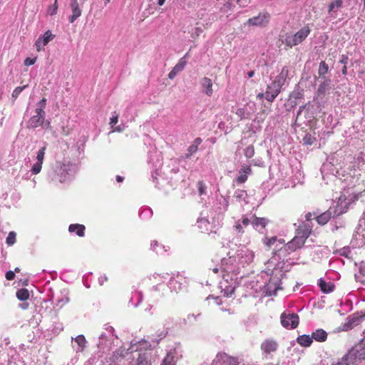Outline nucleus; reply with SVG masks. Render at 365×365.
Wrapping results in <instances>:
<instances>
[{
    "instance_id": "obj_1",
    "label": "nucleus",
    "mask_w": 365,
    "mask_h": 365,
    "mask_svg": "<svg viewBox=\"0 0 365 365\" xmlns=\"http://www.w3.org/2000/svg\"><path fill=\"white\" fill-rule=\"evenodd\" d=\"M312 233V226L309 222H302L296 230V235L284 247L289 254L301 249Z\"/></svg>"
},
{
    "instance_id": "obj_2",
    "label": "nucleus",
    "mask_w": 365,
    "mask_h": 365,
    "mask_svg": "<svg viewBox=\"0 0 365 365\" xmlns=\"http://www.w3.org/2000/svg\"><path fill=\"white\" fill-rule=\"evenodd\" d=\"M310 32V27L309 25H306L294 35L287 34L281 40L282 43H284L289 48H292L304 41Z\"/></svg>"
},
{
    "instance_id": "obj_3",
    "label": "nucleus",
    "mask_w": 365,
    "mask_h": 365,
    "mask_svg": "<svg viewBox=\"0 0 365 365\" xmlns=\"http://www.w3.org/2000/svg\"><path fill=\"white\" fill-rule=\"evenodd\" d=\"M299 322V316L295 313H282L281 315V324L284 328L295 329Z\"/></svg>"
},
{
    "instance_id": "obj_4",
    "label": "nucleus",
    "mask_w": 365,
    "mask_h": 365,
    "mask_svg": "<svg viewBox=\"0 0 365 365\" xmlns=\"http://www.w3.org/2000/svg\"><path fill=\"white\" fill-rule=\"evenodd\" d=\"M35 113L36 115H33L27 123L28 128L34 129L44 124L45 111L41 109H36Z\"/></svg>"
},
{
    "instance_id": "obj_5",
    "label": "nucleus",
    "mask_w": 365,
    "mask_h": 365,
    "mask_svg": "<svg viewBox=\"0 0 365 365\" xmlns=\"http://www.w3.org/2000/svg\"><path fill=\"white\" fill-rule=\"evenodd\" d=\"M55 38L51 30H47L43 35L40 36L35 42L36 51L40 52L50 41Z\"/></svg>"
},
{
    "instance_id": "obj_6",
    "label": "nucleus",
    "mask_w": 365,
    "mask_h": 365,
    "mask_svg": "<svg viewBox=\"0 0 365 365\" xmlns=\"http://www.w3.org/2000/svg\"><path fill=\"white\" fill-rule=\"evenodd\" d=\"M270 19L268 13H259L258 16L250 18L247 20L246 24L255 26H265Z\"/></svg>"
},
{
    "instance_id": "obj_7",
    "label": "nucleus",
    "mask_w": 365,
    "mask_h": 365,
    "mask_svg": "<svg viewBox=\"0 0 365 365\" xmlns=\"http://www.w3.org/2000/svg\"><path fill=\"white\" fill-rule=\"evenodd\" d=\"M282 88L272 83L267 86L265 91V98L269 102H273L276 97L280 93Z\"/></svg>"
},
{
    "instance_id": "obj_8",
    "label": "nucleus",
    "mask_w": 365,
    "mask_h": 365,
    "mask_svg": "<svg viewBox=\"0 0 365 365\" xmlns=\"http://www.w3.org/2000/svg\"><path fill=\"white\" fill-rule=\"evenodd\" d=\"M70 6L72 14L68 16V21L73 24L81 16L82 10L80 8V3L78 0H71Z\"/></svg>"
},
{
    "instance_id": "obj_9",
    "label": "nucleus",
    "mask_w": 365,
    "mask_h": 365,
    "mask_svg": "<svg viewBox=\"0 0 365 365\" xmlns=\"http://www.w3.org/2000/svg\"><path fill=\"white\" fill-rule=\"evenodd\" d=\"M201 91L202 93L210 97L213 94L212 81L207 77H203L200 81Z\"/></svg>"
},
{
    "instance_id": "obj_10",
    "label": "nucleus",
    "mask_w": 365,
    "mask_h": 365,
    "mask_svg": "<svg viewBox=\"0 0 365 365\" xmlns=\"http://www.w3.org/2000/svg\"><path fill=\"white\" fill-rule=\"evenodd\" d=\"M278 344L277 341L272 339L264 340L261 344V349L266 354H269L277 351Z\"/></svg>"
},
{
    "instance_id": "obj_11",
    "label": "nucleus",
    "mask_w": 365,
    "mask_h": 365,
    "mask_svg": "<svg viewBox=\"0 0 365 365\" xmlns=\"http://www.w3.org/2000/svg\"><path fill=\"white\" fill-rule=\"evenodd\" d=\"M289 68L287 66H284L279 73V75H277L273 81L275 85H277L278 86L282 88V86L284 85L285 81L289 76Z\"/></svg>"
},
{
    "instance_id": "obj_12",
    "label": "nucleus",
    "mask_w": 365,
    "mask_h": 365,
    "mask_svg": "<svg viewBox=\"0 0 365 365\" xmlns=\"http://www.w3.org/2000/svg\"><path fill=\"white\" fill-rule=\"evenodd\" d=\"M217 357L222 361L223 365H239L240 362L237 357L231 356L225 353L218 354Z\"/></svg>"
},
{
    "instance_id": "obj_13",
    "label": "nucleus",
    "mask_w": 365,
    "mask_h": 365,
    "mask_svg": "<svg viewBox=\"0 0 365 365\" xmlns=\"http://www.w3.org/2000/svg\"><path fill=\"white\" fill-rule=\"evenodd\" d=\"M252 170L250 165H245L242 166L239 173L240 175L237 178L236 182L238 184H242L245 182L247 180L248 175L252 173Z\"/></svg>"
},
{
    "instance_id": "obj_14",
    "label": "nucleus",
    "mask_w": 365,
    "mask_h": 365,
    "mask_svg": "<svg viewBox=\"0 0 365 365\" xmlns=\"http://www.w3.org/2000/svg\"><path fill=\"white\" fill-rule=\"evenodd\" d=\"M220 288L224 296L231 297L235 292V282L231 284H228L227 280H225V282H222L220 283Z\"/></svg>"
},
{
    "instance_id": "obj_15",
    "label": "nucleus",
    "mask_w": 365,
    "mask_h": 365,
    "mask_svg": "<svg viewBox=\"0 0 365 365\" xmlns=\"http://www.w3.org/2000/svg\"><path fill=\"white\" fill-rule=\"evenodd\" d=\"M186 65V61L184 60V58H180L178 63L173 68L171 71L168 73V78L170 79H173L176 75L182 71Z\"/></svg>"
},
{
    "instance_id": "obj_16",
    "label": "nucleus",
    "mask_w": 365,
    "mask_h": 365,
    "mask_svg": "<svg viewBox=\"0 0 365 365\" xmlns=\"http://www.w3.org/2000/svg\"><path fill=\"white\" fill-rule=\"evenodd\" d=\"M312 339L318 342H324L327 339V333L322 329H317L312 334Z\"/></svg>"
},
{
    "instance_id": "obj_17",
    "label": "nucleus",
    "mask_w": 365,
    "mask_h": 365,
    "mask_svg": "<svg viewBox=\"0 0 365 365\" xmlns=\"http://www.w3.org/2000/svg\"><path fill=\"white\" fill-rule=\"evenodd\" d=\"M86 227L81 224H72L68 227L70 232H76L78 237H83L85 233Z\"/></svg>"
},
{
    "instance_id": "obj_18",
    "label": "nucleus",
    "mask_w": 365,
    "mask_h": 365,
    "mask_svg": "<svg viewBox=\"0 0 365 365\" xmlns=\"http://www.w3.org/2000/svg\"><path fill=\"white\" fill-rule=\"evenodd\" d=\"M318 284L321 289V290L324 293H330L334 291L335 286L334 284L331 282H326L324 279H320L319 280Z\"/></svg>"
},
{
    "instance_id": "obj_19",
    "label": "nucleus",
    "mask_w": 365,
    "mask_h": 365,
    "mask_svg": "<svg viewBox=\"0 0 365 365\" xmlns=\"http://www.w3.org/2000/svg\"><path fill=\"white\" fill-rule=\"evenodd\" d=\"M269 222V220L265 217H257L255 215L253 217L252 224L254 228L257 229L259 227L264 228Z\"/></svg>"
},
{
    "instance_id": "obj_20",
    "label": "nucleus",
    "mask_w": 365,
    "mask_h": 365,
    "mask_svg": "<svg viewBox=\"0 0 365 365\" xmlns=\"http://www.w3.org/2000/svg\"><path fill=\"white\" fill-rule=\"evenodd\" d=\"M297 341L301 346L308 347L312 344L313 339L312 336L304 334L298 336Z\"/></svg>"
},
{
    "instance_id": "obj_21",
    "label": "nucleus",
    "mask_w": 365,
    "mask_h": 365,
    "mask_svg": "<svg viewBox=\"0 0 365 365\" xmlns=\"http://www.w3.org/2000/svg\"><path fill=\"white\" fill-rule=\"evenodd\" d=\"M331 217V212L327 210L320 215L317 216L316 220L319 225H324L327 224Z\"/></svg>"
},
{
    "instance_id": "obj_22",
    "label": "nucleus",
    "mask_w": 365,
    "mask_h": 365,
    "mask_svg": "<svg viewBox=\"0 0 365 365\" xmlns=\"http://www.w3.org/2000/svg\"><path fill=\"white\" fill-rule=\"evenodd\" d=\"M29 296V292L27 289H20L16 292V297L21 301L27 300Z\"/></svg>"
},
{
    "instance_id": "obj_23",
    "label": "nucleus",
    "mask_w": 365,
    "mask_h": 365,
    "mask_svg": "<svg viewBox=\"0 0 365 365\" xmlns=\"http://www.w3.org/2000/svg\"><path fill=\"white\" fill-rule=\"evenodd\" d=\"M305 145H311L312 144H314L316 141H317V139L315 137H314L312 134L310 133H307L304 137H303V139H302Z\"/></svg>"
},
{
    "instance_id": "obj_24",
    "label": "nucleus",
    "mask_w": 365,
    "mask_h": 365,
    "mask_svg": "<svg viewBox=\"0 0 365 365\" xmlns=\"http://www.w3.org/2000/svg\"><path fill=\"white\" fill-rule=\"evenodd\" d=\"M343 1L342 0H334L329 5V13H331V11H334L336 9H339L342 6Z\"/></svg>"
},
{
    "instance_id": "obj_25",
    "label": "nucleus",
    "mask_w": 365,
    "mask_h": 365,
    "mask_svg": "<svg viewBox=\"0 0 365 365\" xmlns=\"http://www.w3.org/2000/svg\"><path fill=\"white\" fill-rule=\"evenodd\" d=\"M58 11V0H55L54 4L51 5L47 9V14L54 16L57 14Z\"/></svg>"
},
{
    "instance_id": "obj_26",
    "label": "nucleus",
    "mask_w": 365,
    "mask_h": 365,
    "mask_svg": "<svg viewBox=\"0 0 365 365\" xmlns=\"http://www.w3.org/2000/svg\"><path fill=\"white\" fill-rule=\"evenodd\" d=\"M210 225L209 221L207 219L202 218L197 221V227L200 230H205L206 231L208 230V226ZM201 232H203V230H201Z\"/></svg>"
},
{
    "instance_id": "obj_27",
    "label": "nucleus",
    "mask_w": 365,
    "mask_h": 365,
    "mask_svg": "<svg viewBox=\"0 0 365 365\" xmlns=\"http://www.w3.org/2000/svg\"><path fill=\"white\" fill-rule=\"evenodd\" d=\"M329 66L328 65L324 62L322 61L319 66V71L318 73L319 76L325 75L328 72Z\"/></svg>"
},
{
    "instance_id": "obj_28",
    "label": "nucleus",
    "mask_w": 365,
    "mask_h": 365,
    "mask_svg": "<svg viewBox=\"0 0 365 365\" xmlns=\"http://www.w3.org/2000/svg\"><path fill=\"white\" fill-rule=\"evenodd\" d=\"M6 242L9 246H11L14 245L16 242V233L14 231H11L9 233Z\"/></svg>"
},
{
    "instance_id": "obj_29",
    "label": "nucleus",
    "mask_w": 365,
    "mask_h": 365,
    "mask_svg": "<svg viewBox=\"0 0 365 365\" xmlns=\"http://www.w3.org/2000/svg\"><path fill=\"white\" fill-rule=\"evenodd\" d=\"M245 155L247 158H251L255 155V148L252 145H250L245 149Z\"/></svg>"
},
{
    "instance_id": "obj_30",
    "label": "nucleus",
    "mask_w": 365,
    "mask_h": 365,
    "mask_svg": "<svg viewBox=\"0 0 365 365\" xmlns=\"http://www.w3.org/2000/svg\"><path fill=\"white\" fill-rule=\"evenodd\" d=\"M46 149V147L43 146L38 151L37 156H36L37 162H38L40 163H43Z\"/></svg>"
},
{
    "instance_id": "obj_31",
    "label": "nucleus",
    "mask_w": 365,
    "mask_h": 365,
    "mask_svg": "<svg viewBox=\"0 0 365 365\" xmlns=\"http://www.w3.org/2000/svg\"><path fill=\"white\" fill-rule=\"evenodd\" d=\"M27 87V85L24 86H18L16 87L12 93V98H17L20 93Z\"/></svg>"
},
{
    "instance_id": "obj_32",
    "label": "nucleus",
    "mask_w": 365,
    "mask_h": 365,
    "mask_svg": "<svg viewBox=\"0 0 365 365\" xmlns=\"http://www.w3.org/2000/svg\"><path fill=\"white\" fill-rule=\"evenodd\" d=\"M42 164L43 163H40L38 162H36V163H34L31 170L32 173L34 175L38 174L41 170Z\"/></svg>"
},
{
    "instance_id": "obj_33",
    "label": "nucleus",
    "mask_w": 365,
    "mask_h": 365,
    "mask_svg": "<svg viewBox=\"0 0 365 365\" xmlns=\"http://www.w3.org/2000/svg\"><path fill=\"white\" fill-rule=\"evenodd\" d=\"M277 237L276 236L271 237H266L264 243L266 246H267L269 248H270L277 241Z\"/></svg>"
},
{
    "instance_id": "obj_34",
    "label": "nucleus",
    "mask_w": 365,
    "mask_h": 365,
    "mask_svg": "<svg viewBox=\"0 0 365 365\" xmlns=\"http://www.w3.org/2000/svg\"><path fill=\"white\" fill-rule=\"evenodd\" d=\"M234 227H235V229L236 232L238 234L242 235V234L245 233V230L243 229L242 225L240 222V220H237L235 222V225Z\"/></svg>"
},
{
    "instance_id": "obj_35",
    "label": "nucleus",
    "mask_w": 365,
    "mask_h": 365,
    "mask_svg": "<svg viewBox=\"0 0 365 365\" xmlns=\"http://www.w3.org/2000/svg\"><path fill=\"white\" fill-rule=\"evenodd\" d=\"M197 187H198L199 194L200 195H204L205 193L206 187H205L203 182L202 181H199L197 182Z\"/></svg>"
},
{
    "instance_id": "obj_36",
    "label": "nucleus",
    "mask_w": 365,
    "mask_h": 365,
    "mask_svg": "<svg viewBox=\"0 0 365 365\" xmlns=\"http://www.w3.org/2000/svg\"><path fill=\"white\" fill-rule=\"evenodd\" d=\"M161 365H174L173 359L172 356L168 355L163 361Z\"/></svg>"
},
{
    "instance_id": "obj_37",
    "label": "nucleus",
    "mask_w": 365,
    "mask_h": 365,
    "mask_svg": "<svg viewBox=\"0 0 365 365\" xmlns=\"http://www.w3.org/2000/svg\"><path fill=\"white\" fill-rule=\"evenodd\" d=\"M36 59H37L36 57H35V58L28 57L24 60V65L27 66L34 65L36 63Z\"/></svg>"
},
{
    "instance_id": "obj_38",
    "label": "nucleus",
    "mask_w": 365,
    "mask_h": 365,
    "mask_svg": "<svg viewBox=\"0 0 365 365\" xmlns=\"http://www.w3.org/2000/svg\"><path fill=\"white\" fill-rule=\"evenodd\" d=\"M197 150H198V148L195 145L192 144L190 146H189V148L187 149V152H188L187 157L192 155L193 153H195L197 151Z\"/></svg>"
},
{
    "instance_id": "obj_39",
    "label": "nucleus",
    "mask_w": 365,
    "mask_h": 365,
    "mask_svg": "<svg viewBox=\"0 0 365 365\" xmlns=\"http://www.w3.org/2000/svg\"><path fill=\"white\" fill-rule=\"evenodd\" d=\"M76 341L78 343V344L82 347H84L85 346V344H86V339L83 336H78L76 339Z\"/></svg>"
},
{
    "instance_id": "obj_40",
    "label": "nucleus",
    "mask_w": 365,
    "mask_h": 365,
    "mask_svg": "<svg viewBox=\"0 0 365 365\" xmlns=\"http://www.w3.org/2000/svg\"><path fill=\"white\" fill-rule=\"evenodd\" d=\"M46 105V99L45 98H42L37 104V108L36 109H41L44 110V108Z\"/></svg>"
},
{
    "instance_id": "obj_41",
    "label": "nucleus",
    "mask_w": 365,
    "mask_h": 365,
    "mask_svg": "<svg viewBox=\"0 0 365 365\" xmlns=\"http://www.w3.org/2000/svg\"><path fill=\"white\" fill-rule=\"evenodd\" d=\"M5 277L7 280H9V281L13 280L15 277V273H14V272L11 271V270L8 271L6 273Z\"/></svg>"
},
{
    "instance_id": "obj_42",
    "label": "nucleus",
    "mask_w": 365,
    "mask_h": 365,
    "mask_svg": "<svg viewBox=\"0 0 365 365\" xmlns=\"http://www.w3.org/2000/svg\"><path fill=\"white\" fill-rule=\"evenodd\" d=\"M240 222L244 226H247L250 224L251 221L246 217H243L240 220Z\"/></svg>"
},
{
    "instance_id": "obj_43",
    "label": "nucleus",
    "mask_w": 365,
    "mask_h": 365,
    "mask_svg": "<svg viewBox=\"0 0 365 365\" xmlns=\"http://www.w3.org/2000/svg\"><path fill=\"white\" fill-rule=\"evenodd\" d=\"M349 61V58L346 55H341L339 62L341 64L346 65Z\"/></svg>"
},
{
    "instance_id": "obj_44",
    "label": "nucleus",
    "mask_w": 365,
    "mask_h": 365,
    "mask_svg": "<svg viewBox=\"0 0 365 365\" xmlns=\"http://www.w3.org/2000/svg\"><path fill=\"white\" fill-rule=\"evenodd\" d=\"M118 121V115H116L115 116H113L111 118H110V124L111 126H113L114 125H115Z\"/></svg>"
},
{
    "instance_id": "obj_45",
    "label": "nucleus",
    "mask_w": 365,
    "mask_h": 365,
    "mask_svg": "<svg viewBox=\"0 0 365 365\" xmlns=\"http://www.w3.org/2000/svg\"><path fill=\"white\" fill-rule=\"evenodd\" d=\"M202 143V139L200 138H197L194 140L193 145H197L198 148L199 145H200Z\"/></svg>"
},
{
    "instance_id": "obj_46",
    "label": "nucleus",
    "mask_w": 365,
    "mask_h": 365,
    "mask_svg": "<svg viewBox=\"0 0 365 365\" xmlns=\"http://www.w3.org/2000/svg\"><path fill=\"white\" fill-rule=\"evenodd\" d=\"M312 213H311V212H308V213H307V214H306V215H305L306 220H307V221H310V220H311V219H312Z\"/></svg>"
},
{
    "instance_id": "obj_47",
    "label": "nucleus",
    "mask_w": 365,
    "mask_h": 365,
    "mask_svg": "<svg viewBox=\"0 0 365 365\" xmlns=\"http://www.w3.org/2000/svg\"><path fill=\"white\" fill-rule=\"evenodd\" d=\"M257 98L262 99L263 98H265V93H259L257 94Z\"/></svg>"
},
{
    "instance_id": "obj_48",
    "label": "nucleus",
    "mask_w": 365,
    "mask_h": 365,
    "mask_svg": "<svg viewBox=\"0 0 365 365\" xmlns=\"http://www.w3.org/2000/svg\"><path fill=\"white\" fill-rule=\"evenodd\" d=\"M304 108V106L299 107V110L297 112V119L299 118V115L301 114V113Z\"/></svg>"
},
{
    "instance_id": "obj_49",
    "label": "nucleus",
    "mask_w": 365,
    "mask_h": 365,
    "mask_svg": "<svg viewBox=\"0 0 365 365\" xmlns=\"http://www.w3.org/2000/svg\"><path fill=\"white\" fill-rule=\"evenodd\" d=\"M341 72L344 75H346L347 73V67L346 65H344L343 68H342V70H341Z\"/></svg>"
},
{
    "instance_id": "obj_50",
    "label": "nucleus",
    "mask_w": 365,
    "mask_h": 365,
    "mask_svg": "<svg viewBox=\"0 0 365 365\" xmlns=\"http://www.w3.org/2000/svg\"><path fill=\"white\" fill-rule=\"evenodd\" d=\"M255 75V71H250L247 73V76L249 78H252Z\"/></svg>"
},
{
    "instance_id": "obj_51",
    "label": "nucleus",
    "mask_w": 365,
    "mask_h": 365,
    "mask_svg": "<svg viewBox=\"0 0 365 365\" xmlns=\"http://www.w3.org/2000/svg\"><path fill=\"white\" fill-rule=\"evenodd\" d=\"M116 180H117V182H123V177H121V176H120V175H117V177H116Z\"/></svg>"
},
{
    "instance_id": "obj_52",
    "label": "nucleus",
    "mask_w": 365,
    "mask_h": 365,
    "mask_svg": "<svg viewBox=\"0 0 365 365\" xmlns=\"http://www.w3.org/2000/svg\"><path fill=\"white\" fill-rule=\"evenodd\" d=\"M236 113L239 115H241L244 113V110L242 108H240L237 110Z\"/></svg>"
},
{
    "instance_id": "obj_53",
    "label": "nucleus",
    "mask_w": 365,
    "mask_h": 365,
    "mask_svg": "<svg viewBox=\"0 0 365 365\" xmlns=\"http://www.w3.org/2000/svg\"><path fill=\"white\" fill-rule=\"evenodd\" d=\"M237 2L240 4V5L244 6V4L247 3V0H237Z\"/></svg>"
},
{
    "instance_id": "obj_54",
    "label": "nucleus",
    "mask_w": 365,
    "mask_h": 365,
    "mask_svg": "<svg viewBox=\"0 0 365 365\" xmlns=\"http://www.w3.org/2000/svg\"><path fill=\"white\" fill-rule=\"evenodd\" d=\"M165 0H158V4L159 6H163L165 3Z\"/></svg>"
},
{
    "instance_id": "obj_55",
    "label": "nucleus",
    "mask_w": 365,
    "mask_h": 365,
    "mask_svg": "<svg viewBox=\"0 0 365 365\" xmlns=\"http://www.w3.org/2000/svg\"><path fill=\"white\" fill-rule=\"evenodd\" d=\"M43 125L46 126V128H48L50 127L51 123L50 121H46V123L44 122Z\"/></svg>"
},
{
    "instance_id": "obj_56",
    "label": "nucleus",
    "mask_w": 365,
    "mask_h": 365,
    "mask_svg": "<svg viewBox=\"0 0 365 365\" xmlns=\"http://www.w3.org/2000/svg\"><path fill=\"white\" fill-rule=\"evenodd\" d=\"M340 254H341V255L346 256V252H345V248H344L342 250L340 251Z\"/></svg>"
},
{
    "instance_id": "obj_57",
    "label": "nucleus",
    "mask_w": 365,
    "mask_h": 365,
    "mask_svg": "<svg viewBox=\"0 0 365 365\" xmlns=\"http://www.w3.org/2000/svg\"><path fill=\"white\" fill-rule=\"evenodd\" d=\"M195 30H196L197 36H199V34L201 31V29L200 28H196Z\"/></svg>"
},
{
    "instance_id": "obj_58",
    "label": "nucleus",
    "mask_w": 365,
    "mask_h": 365,
    "mask_svg": "<svg viewBox=\"0 0 365 365\" xmlns=\"http://www.w3.org/2000/svg\"><path fill=\"white\" fill-rule=\"evenodd\" d=\"M114 131L121 132L122 129L118 126L115 128Z\"/></svg>"
},
{
    "instance_id": "obj_59",
    "label": "nucleus",
    "mask_w": 365,
    "mask_h": 365,
    "mask_svg": "<svg viewBox=\"0 0 365 365\" xmlns=\"http://www.w3.org/2000/svg\"><path fill=\"white\" fill-rule=\"evenodd\" d=\"M212 271H213V272H214V273H218L219 269H218L217 268H214V269H212Z\"/></svg>"
},
{
    "instance_id": "obj_60",
    "label": "nucleus",
    "mask_w": 365,
    "mask_h": 365,
    "mask_svg": "<svg viewBox=\"0 0 365 365\" xmlns=\"http://www.w3.org/2000/svg\"><path fill=\"white\" fill-rule=\"evenodd\" d=\"M20 272V269L19 267H16L15 269H14V273L15 272Z\"/></svg>"
},
{
    "instance_id": "obj_61",
    "label": "nucleus",
    "mask_w": 365,
    "mask_h": 365,
    "mask_svg": "<svg viewBox=\"0 0 365 365\" xmlns=\"http://www.w3.org/2000/svg\"><path fill=\"white\" fill-rule=\"evenodd\" d=\"M280 244L284 243V240L283 239H280L278 240Z\"/></svg>"
},
{
    "instance_id": "obj_62",
    "label": "nucleus",
    "mask_w": 365,
    "mask_h": 365,
    "mask_svg": "<svg viewBox=\"0 0 365 365\" xmlns=\"http://www.w3.org/2000/svg\"><path fill=\"white\" fill-rule=\"evenodd\" d=\"M87 1V0H80V2H81V4H83V3H84L85 1Z\"/></svg>"
},
{
    "instance_id": "obj_63",
    "label": "nucleus",
    "mask_w": 365,
    "mask_h": 365,
    "mask_svg": "<svg viewBox=\"0 0 365 365\" xmlns=\"http://www.w3.org/2000/svg\"><path fill=\"white\" fill-rule=\"evenodd\" d=\"M217 222H218V225H218V227H222V225H221V224H220L219 221H217Z\"/></svg>"
},
{
    "instance_id": "obj_64",
    "label": "nucleus",
    "mask_w": 365,
    "mask_h": 365,
    "mask_svg": "<svg viewBox=\"0 0 365 365\" xmlns=\"http://www.w3.org/2000/svg\"><path fill=\"white\" fill-rule=\"evenodd\" d=\"M364 9H365V0H364Z\"/></svg>"
}]
</instances>
